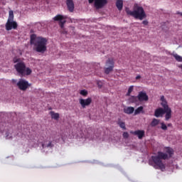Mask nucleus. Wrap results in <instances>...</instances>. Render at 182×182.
Listing matches in <instances>:
<instances>
[{"label": "nucleus", "mask_w": 182, "mask_h": 182, "mask_svg": "<svg viewBox=\"0 0 182 182\" xmlns=\"http://www.w3.org/2000/svg\"><path fill=\"white\" fill-rule=\"evenodd\" d=\"M166 153L158 151L156 156H152L149 160V166H152L154 168H159V170H164L166 166L163 164L161 160H168V156L171 157L174 154V150L171 147L165 148Z\"/></svg>", "instance_id": "1"}, {"label": "nucleus", "mask_w": 182, "mask_h": 182, "mask_svg": "<svg viewBox=\"0 0 182 182\" xmlns=\"http://www.w3.org/2000/svg\"><path fill=\"white\" fill-rule=\"evenodd\" d=\"M31 45H34V50L38 53H45L47 50L48 39L43 37H37L36 35L32 34L30 39Z\"/></svg>", "instance_id": "2"}, {"label": "nucleus", "mask_w": 182, "mask_h": 182, "mask_svg": "<svg viewBox=\"0 0 182 182\" xmlns=\"http://www.w3.org/2000/svg\"><path fill=\"white\" fill-rule=\"evenodd\" d=\"M126 12L127 15L133 16L135 18V19H139L140 21H143V19H144V18L146 16L144 9H143L142 6H139L137 4H134L133 11H131L129 8H127Z\"/></svg>", "instance_id": "3"}, {"label": "nucleus", "mask_w": 182, "mask_h": 182, "mask_svg": "<svg viewBox=\"0 0 182 182\" xmlns=\"http://www.w3.org/2000/svg\"><path fill=\"white\" fill-rule=\"evenodd\" d=\"M14 68L18 73L20 77H25V76H29V75L32 74V70L28 67L23 62H18L15 65Z\"/></svg>", "instance_id": "4"}, {"label": "nucleus", "mask_w": 182, "mask_h": 182, "mask_svg": "<svg viewBox=\"0 0 182 182\" xmlns=\"http://www.w3.org/2000/svg\"><path fill=\"white\" fill-rule=\"evenodd\" d=\"M30 86L31 84H29V82L23 79H20L17 82V87L23 92H25Z\"/></svg>", "instance_id": "5"}, {"label": "nucleus", "mask_w": 182, "mask_h": 182, "mask_svg": "<svg viewBox=\"0 0 182 182\" xmlns=\"http://www.w3.org/2000/svg\"><path fill=\"white\" fill-rule=\"evenodd\" d=\"M106 66L108 68H105V73L109 75L110 72H113V68H114V60L113 58H109L106 62Z\"/></svg>", "instance_id": "6"}, {"label": "nucleus", "mask_w": 182, "mask_h": 182, "mask_svg": "<svg viewBox=\"0 0 182 182\" xmlns=\"http://www.w3.org/2000/svg\"><path fill=\"white\" fill-rule=\"evenodd\" d=\"M54 21L59 22V26H60L61 29H63L65 26V23H66V16H64L60 14H58L53 18Z\"/></svg>", "instance_id": "7"}, {"label": "nucleus", "mask_w": 182, "mask_h": 182, "mask_svg": "<svg viewBox=\"0 0 182 182\" xmlns=\"http://www.w3.org/2000/svg\"><path fill=\"white\" fill-rule=\"evenodd\" d=\"M107 4V0H95L94 6L97 9H102L105 5Z\"/></svg>", "instance_id": "8"}, {"label": "nucleus", "mask_w": 182, "mask_h": 182, "mask_svg": "<svg viewBox=\"0 0 182 182\" xmlns=\"http://www.w3.org/2000/svg\"><path fill=\"white\" fill-rule=\"evenodd\" d=\"M18 28V23L16 21H7L6 23V31H12V29H16Z\"/></svg>", "instance_id": "9"}, {"label": "nucleus", "mask_w": 182, "mask_h": 182, "mask_svg": "<svg viewBox=\"0 0 182 182\" xmlns=\"http://www.w3.org/2000/svg\"><path fill=\"white\" fill-rule=\"evenodd\" d=\"M92 103V98L88 97L87 99H80V105H81L82 109H85L87 106H90Z\"/></svg>", "instance_id": "10"}, {"label": "nucleus", "mask_w": 182, "mask_h": 182, "mask_svg": "<svg viewBox=\"0 0 182 182\" xmlns=\"http://www.w3.org/2000/svg\"><path fill=\"white\" fill-rule=\"evenodd\" d=\"M137 97L139 102H147L149 100V96L144 92H139Z\"/></svg>", "instance_id": "11"}, {"label": "nucleus", "mask_w": 182, "mask_h": 182, "mask_svg": "<svg viewBox=\"0 0 182 182\" xmlns=\"http://www.w3.org/2000/svg\"><path fill=\"white\" fill-rule=\"evenodd\" d=\"M130 133H131V134L137 136V137H138V139H139V140H141V139H143V136L145 134L144 130L131 131Z\"/></svg>", "instance_id": "12"}, {"label": "nucleus", "mask_w": 182, "mask_h": 182, "mask_svg": "<svg viewBox=\"0 0 182 182\" xmlns=\"http://www.w3.org/2000/svg\"><path fill=\"white\" fill-rule=\"evenodd\" d=\"M66 5L70 12H73V11H75V4L73 3V0H67Z\"/></svg>", "instance_id": "13"}, {"label": "nucleus", "mask_w": 182, "mask_h": 182, "mask_svg": "<svg viewBox=\"0 0 182 182\" xmlns=\"http://www.w3.org/2000/svg\"><path fill=\"white\" fill-rule=\"evenodd\" d=\"M166 114V109L161 107H159L155 110L154 116L156 117H160V116H163V114Z\"/></svg>", "instance_id": "14"}, {"label": "nucleus", "mask_w": 182, "mask_h": 182, "mask_svg": "<svg viewBox=\"0 0 182 182\" xmlns=\"http://www.w3.org/2000/svg\"><path fill=\"white\" fill-rule=\"evenodd\" d=\"M161 105L165 110L167 109H170V107H168V104L167 103V101L166 100V98H164V96H163V95L161 97Z\"/></svg>", "instance_id": "15"}, {"label": "nucleus", "mask_w": 182, "mask_h": 182, "mask_svg": "<svg viewBox=\"0 0 182 182\" xmlns=\"http://www.w3.org/2000/svg\"><path fill=\"white\" fill-rule=\"evenodd\" d=\"M134 112V107H127L124 108V113L126 114H132Z\"/></svg>", "instance_id": "16"}, {"label": "nucleus", "mask_w": 182, "mask_h": 182, "mask_svg": "<svg viewBox=\"0 0 182 182\" xmlns=\"http://www.w3.org/2000/svg\"><path fill=\"white\" fill-rule=\"evenodd\" d=\"M165 119L166 120H170V119H171V108H168L166 109H165Z\"/></svg>", "instance_id": "17"}, {"label": "nucleus", "mask_w": 182, "mask_h": 182, "mask_svg": "<svg viewBox=\"0 0 182 182\" xmlns=\"http://www.w3.org/2000/svg\"><path fill=\"white\" fill-rule=\"evenodd\" d=\"M116 6L118 10L122 11L123 9V0H117Z\"/></svg>", "instance_id": "18"}, {"label": "nucleus", "mask_w": 182, "mask_h": 182, "mask_svg": "<svg viewBox=\"0 0 182 182\" xmlns=\"http://www.w3.org/2000/svg\"><path fill=\"white\" fill-rule=\"evenodd\" d=\"M143 106H140L134 111V115L140 114V113H144V111L143 110Z\"/></svg>", "instance_id": "19"}, {"label": "nucleus", "mask_w": 182, "mask_h": 182, "mask_svg": "<svg viewBox=\"0 0 182 182\" xmlns=\"http://www.w3.org/2000/svg\"><path fill=\"white\" fill-rule=\"evenodd\" d=\"M50 114L51 116V119H54V120H58L59 119V114L55 113V112L51 111L50 112Z\"/></svg>", "instance_id": "20"}, {"label": "nucleus", "mask_w": 182, "mask_h": 182, "mask_svg": "<svg viewBox=\"0 0 182 182\" xmlns=\"http://www.w3.org/2000/svg\"><path fill=\"white\" fill-rule=\"evenodd\" d=\"M117 124H119L121 129H122L123 130H126V123H124V122H122L120 119L118 120Z\"/></svg>", "instance_id": "21"}, {"label": "nucleus", "mask_w": 182, "mask_h": 182, "mask_svg": "<svg viewBox=\"0 0 182 182\" xmlns=\"http://www.w3.org/2000/svg\"><path fill=\"white\" fill-rule=\"evenodd\" d=\"M159 123H160V120L157 119H154L152 120V122H151V126L152 127H156V126H157V124H159Z\"/></svg>", "instance_id": "22"}, {"label": "nucleus", "mask_w": 182, "mask_h": 182, "mask_svg": "<svg viewBox=\"0 0 182 182\" xmlns=\"http://www.w3.org/2000/svg\"><path fill=\"white\" fill-rule=\"evenodd\" d=\"M14 21V11H9V18L7 22H10Z\"/></svg>", "instance_id": "23"}, {"label": "nucleus", "mask_w": 182, "mask_h": 182, "mask_svg": "<svg viewBox=\"0 0 182 182\" xmlns=\"http://www.w3.org/2000/svg\"><path fill=\"white\" fill-rule=\"evenodd\" d=\"M137 96H131L129 99V102H130V103H136V102H137Z\"/></svg>", "instance_id": "24"}, {"label": "nucleus", "mask_w": 182, "mask_h": 182, "mask_svg": "<svg viewBox=\"0 0 182 182\" xmlns=\"http://www.w3.org/2000/svg\"><path fill=\"white\" fill-rule=\"evenodd\" d=\"M173 56L177 62H182V57L178 55L177 53L173 54Z\"/></svg>", "instance_id": "25"}, {"label": "nucleus", "mask_w": 182, "mask_h": 182, "mask_svg": "<svg viewBox=\"0 0 182 182\" xmlns=\"http://www.w3.org/2000/svg\"><path fill=\"white\" fill-rule=\"evenodd\" d=\"M134 90V86L131 85L128 89L127 96H130V95H132V92H133Z\"/></svg>", "instance_id": "26"}, {"label": "nucleus", "mask_w": 182, "mask_h": 182, "mask_svg": "<svg viewBox=\"0 0 182 182\" xmlns=\"http://www.w3.org/2000/svg\"><path fill=\"white\" fill-rule=\"evenodd\" d=\"M80 95H81V96H84V97L87 96V90H80Z\"/></svg>", "instance_id": "27"}, {"label": "nucleus", "mask_w": 182, "mask_h": 182, "mask_svg": "<svg viewBox=\"0 0 182 182\" xmlns=\"http://www.w3.org/2000/svg\"><path fill=\"white\" fill-rule=\"evenodd\" d=\"M161 129H162V130H167V125H166V124H164V122H161Z\"/></svg>", "instance_id": "28"}, {"label": "nucleus", "mask_w": 182, "mask_h": 182, "mask_svg": "<svg viewBox=\"0 0 182 182\" xmlns=\"http://www.w3.org/2000/svg\"><path fill=\"white\" fill-rule=\"evenodd\" d=\"M42 147L43 149H46V147H53V145L52 144V142H49L47 146L43 144Z\"/></svg>", "instance_id": "29"}, {"label": "nucleus", "mask_w": 182, "mask_h": 182, "mask_svg": "<svg viewBox=\"0 0 182 182\" xmlns=\"http://www.w3.org/2000/svg\"><path fill=\"white\" fill-rule=\"evenodd\" d=\"M124 139H129V133L128 132H124L122 134Z\"/></svg>", "instance_id": "30"}, {"label": "nucleus", "mask_w": 182, "mask_h": 182, "mask_svg": "<svg viewBox=\"0 0 182 182\" xmlns=\"http://www.w3.org/2000/svg\"><path fill=\"white\" fill-rule=\"evenodd\" d=\"M142 23L146 26V25H149V21H147V20H144L142 21Z\"/></svg>", "instance_id": "31"}, {"label": "nucleus", "mask_w": 182, "mask_h": 182, "mask_svg": "<svg viewBox=\"0 0 182 182\" xmlns=\"http://www.w3.org/2000/svg\"><path fill=\"white\" fill-rule=\"evenodd\" d=\"M6 139H12V136L9 135V134L6 133Z\"/></svg>", "instance_id": "32"}, {"label": "nucleus", "mask_w": 182, "mask_h": 182, "mask_svg": "<svg viewBox=\"0 0 182 182\" xmlns=\"http://www.w3.org/2000/svg\"><path fill=\"white\" fill-rule=\"evenodd\" d=\"M89 4H93L94 2H96V0H88Z\"/></svg>", "instance_id": "33"}, {"label": "nucleus", "mask_w": 182, "mask_h": 182, "mask_svg": "<svg viewBox=\"0 0 182 182\" xmlns=\"http://www.w3.org/2000/svg\"><path fill=\"white\" fill-rule=\"evenodd\" d=\"M139 79H141V75H137V76L136 77V80H139Z\"/></svg>", "instance_id": "34"}, {"label": "nucleus", "mask_w": 182, "mask_h": 182, "mask_svg": "<svg viewBox=\"0 0 182 182\" xmlns=\"http://www.w3.org/2000/svg\"><path fill=\"white\" fill-rule=\"evenodd\" d=\"M176 14H177V15H181V16H182V12L178 11V12H176Z\"/></svg>", "instance_id": "35"}, {"label": "nucleus", "mask_w": 182, "mask_h": 182, "mask_svg": "<svg viewBox=\"0 0 182 182\" xmlns=\"http://www.w3.org/2000/svg\"><path fill=\"white\" fill-rule=\"evenodd\" d=\"M16 62H18V60H14V63H16Z\"/></svg>", "instance_id": "36"}, {"label": "nucleus", "mask_w": 182, "mask_h": 182, "mask_svg": "<svg viewBox=\"0 0 182 182\" xmlns=\"http://www.w3.org/2000/svg\"><path fill=\"white\" fill-rule=\"evenodd\" d=\"M99 86V87H102V85H98Z\"/></svg>", "instance_id": "37"}]
</instances>
